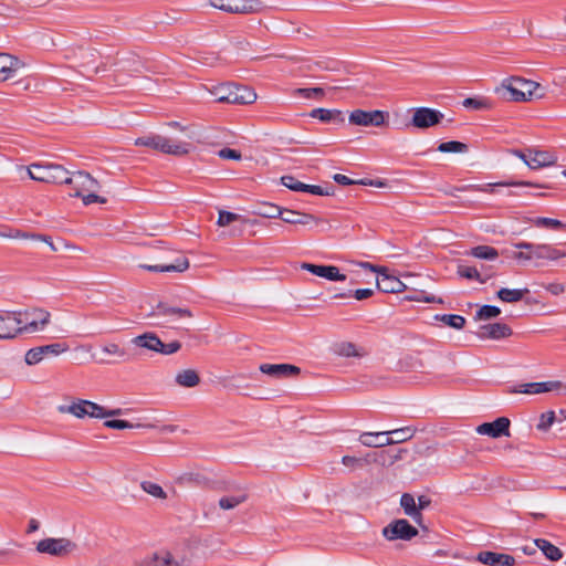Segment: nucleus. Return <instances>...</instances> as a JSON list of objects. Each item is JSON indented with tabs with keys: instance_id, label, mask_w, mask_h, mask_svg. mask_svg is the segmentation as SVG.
Listing matches in <instances>:
<instances>
[{
	"instance_id": "f257e3e1",
	"label": "nucleus",
	"mask_w": 566,
	"mask_h": 566,
	"mask_svg": "<svg viewBox=\"0 0 566 566\" xmlns=\"http://www.w3.org/2000/svg\"><path fill=\"white\" fill-rule=\"evenodd\" d=\"M495 93L504 101L509 102H531L545 97V90L537 82L518 76L505 78Z\"/></svg>"
},
{
	"instance_id": "f03ea898",
	"label": "nucleus",
	"mask_w": 566,
	"mask_h": 566,
	"mask_svg": "<svg viewBox=\"0 0 566 566\" xmlns=\"http://www.w3.org/2000/svg\"><path fill=\"white\" fill-rule=\"evenodd\" d=\"M15 313L18 332L20 334H34L43 331L51 322V313L44 308L32 307Z\"/></svg>"
},
{
	"instance_id": "7ed1b4c3",
	"label": "nucleus",
	"mask_w": 566,
	"mask_h": 566,
	"mask_svg": "<svg viewBox=\"0 0 566 566\" xmlns=\"http://www.w3.org/2000/svg\"><path fill=\"white\" fill-rule=\"evenodd\" d=\"M211 94L218 103H228L235 105L252 104L256 99V93L243 85L224 84L216 87Z\"/></svg>"
},
{
	"instance_id": "20e7f679",
	"label": "nucleus",
	"mask_w": 566,
	"mask_h": 566,
	"mask_svg": "<svg viewBox=\"0 0 566 566\" xmlns=\"http://www.w3.org/2000/svg\"><path fill=\"white\" fill-rule=\"evenodd\" d=\"M357 265L378 274L376 283L379 291L384 293H400L406 290L405 283L389 273L386 266L375 265L369 262H358Z\"/></svg>"
},
{
	"instance_id": "39448f33",
	"label": "nucleus",
	"mask_w": 566,
	"mask_h": 566,
	"mask_svg": "<svg viewBox=\"0 0 566 566\" xmlns=\"http://www.w3.org/2000/svg\"><path fill=\"white\" fill-rule=\"evenodd\" d=\"M31 179L40 182L61 185L66 179V169L56 164H32L28 167Z\"/></svg>"
},
{
	"instance_id": "423d86ee",
	"label": "nucleus",
	"mask_w": 566,
	"mask_h": 566,
	"mask_svg": "<svg viewBox=\"0 0 566 566\" xmlns=\"http://www.w3.org/2000/svg\"><path fill=\"white\" fill-rule=\"evenodd\" d=\"M56 409L59 413L72 415L76 419H84L85 417L98 419L101 405L86 399L73 398L70 405H60Z\"/></svg>"
},
{
	"instance_id": "0eeeda50",
	"label": "nucleus",
	"mask_w": 566,
	"mask_h": 566,
	"mask_svg": "<svg viewBox=\"0 0 566 566\" xmlns=\"http://www.w3.org/2000/svg\"><path fill=\"white\" fill-rule=\"evenodd\" d=\"M76 544L65 537H48L36 543L35 549L40 554H48L54 557H64L76 549Z\"/></svg>"
},
{
	"instance_id": "6e6552de",
	"label": "nucleus",
	"mask_w": 566,
	"mask_h": 566,
	"mask_svg": "<svg viewBox=\"0 0 566 566\" xmlns=\"http://www.w3.org/2000/svg\"><path fill=\"white\" fill-rule=\"evenodd\" d=\"M151 149L166 155L182 157L190 153L191 144L188 142L177 140L171 137L153 134Z\"/></svg>"
},
{
	"instance_id": "1a4fd4ad",
	"label": "nucleus",
	"mask_w": 566,
	"mask_h": 566,
	"mask_svg": "<svg viewBox=\"0 0 566 566\" xmlns=\"http://www.w3.org/2000/svg\"><path fill=\"white\" fill-rule=\"evenodd\" d=\"M151 149L166 155L182 157L190 153L191 144L188 142L177 140L171 137L153 134Z\"/></svg>"
},
{
	"instance_id": "9d476101",
	"label": "nucleus",
	"mask_w": 566,
	"mask_h": 566,
	"mask_svg": "<svg viewBox=\"0 0 566 566\" xmlns=\"http://www.w3.org/2000/svg\"><path fill=\"white\" fill-rule=\"evenodd\" d=\"M66 180L62 181L61 185L71 186L73 192H70L72 197H80L83 192L95 191L99 189V182L93 178L88 172L74 171L70 174L66 170Z\"/></svg>"
},
{
	"instance_id": "9b49d317",
	"label": "nucleus",
	"mask_w": 566,
	"mask_h": 566,
	"mask_svg": "<svg viewBox=\"0 0 566 566\" xmlns=\"http://www.w3.org/2000/svg\"><path fill=\"white\" fill-rule=\"evenodd\" d=\"M210 4L228 13L249 14L262 9L258 0H209Z\"/></svg>"
},
{
	"instance_id": "f8f14e48",
	"label": "nucleus",
	"mask_w": 566,
	"mask_h": 566,
	"mask_svg": "<svg viewBox=\"0 0 566 566\" xmlns=\"http://www.w3.org/2000/svg\"><path fill=\"white\" fill-rule=\"evenodd\" d=\"M382 536L387 541H410L418 535V530L412 526L407 520L398 518L390 522L381 531Z\"/></svg>"
},
{
	"instance_id": "ddd939ff",
	"label": "nucleus",
	"mask_w": 566,
	"mask_h": 566,
	"mask_svg": "<svg viewBox=\"0 0 566 566\" xmlns=\"http://www.w3.org/2000/svg\"><path fill=\"white\" fill-rule=\"evenodd\" d=\"M444 115L434 108L418 107L413 109L410 126L419 129H427L441 123Z\"/></svg>"
},
{
	"instance_id": "4468645a",
	"label": "nucleus",
	"mask_w": 566,
	"mask_h": 566,
	"mask_svg": "<svg viewBox=\"0 0 566 566\" xmlns=\"http://www.w3.org/2000/svg\"><path fill=\"white\" fill-rule=\"evenodd\" d=\"M388 113L382 111H364L355 109L349 114L348 120L352 125L356 126H374L381 127L386 123Z\"/></svg>"
},
{
	"instance_id": "2eb2a0df",
	"label": "nucleus",
	"mask_w": 566,
	"mask_h": 566,
	"mask_svg": "<svg viewBox=\"0 0 566 566\" xmlns=\"http://www.w3.org/2000/svg\"><path fill=\"white\" fill-rule=\"evenodd\" d=\"M512 153L522 159L533 170L551 166L555 163V157L548 151L528 148L525 151L515 149Z\"/></svg>"
},
{
	"instance_id": "dca6fc26",
	"label": "nucleus",
	"mask_w": 566,
	"mask_h": 566,
	"mask_svg": "<svg viewBox=\"0 0 566 566\" xmlns=\"http://www.w3.org/2000/svg\"><path fill=\"white\" fill-rule=\"evenodd\" d=\"M516 249H531L535 259H546L549 261H556L560 258L566 256V251L555 249L549 244H534L530 242H517L514 244Z\"/></svg>"
},
{
	"instance_id": "f3484780",
	"label": "nucleus",
	"mask_w": 566,
	"mask_h": 566,
	"mask_svg": "<svg viewBox=\"0 0 566 566\" xmlns=\"http://www.w3.org/2000/svg\"><path fill=\"white\" fill-rule=\"evenodd\" d=\"M510 419L500 417L492 422H484L476 428V432L491 438L510 437Z\"/></svg>"
},
{
	"instance_id": "a211bd4d",
	"label": "nucleus",
	"mask_w": 566,
	"mask_h": 566,
	"mask_svg": "<svg viewBox=\"0 0 566 566\" xmlns=\"http://www.w3.org/2000/svg\"><path fill=\"white\" fill-rule=\"evenodd\" d=\"M301 269L328 281L343 282L346 280V275L340 273L339 269L335 265H319L303 262Z\"/></svg>"
},
{
	"instance_id": "6ab92c4d",
	"label": "nucleus",
	"mask_w": 566,
	"mask_h": 566,
	"mask_svg": "<svg viewBox=\"0 0 566 566\" xmlns=\"http://www.w3.org/2000/svg\"><path fill=\"white\" fill-rule=\"evenodd\" d=\"M281 219L291 224H301V226H314L318 227L319 224L324 223V220L305 212L283 209L281 213Z\"/></svg>"
},
{
	"instance_id": "aec40b11",
	"label": "nucleus",
	"mask_w": 566,
	"mask_h": 566,
	"mask_svg": "<svg viewBox=\"0 0 566 566\" xmlns=\"http://www.w3.org/2000/svg\"><path fill=\"white\" fill-rule=\"evenodd\" d=\"M24 67V63L9 53H0V82L15 76L17 72Z\"/></svg>"
},
{
	"instance_id": "412c9836",
	"label": "nucleus",
	"mask_w": 566,
	"mask_h": 566,
	"mask_svg": "<svg viewBox=\"0 0 566 566\" xmlns=\"http://www.w3.org/2000/svg\"><path fill=\"white\" fill-rule=\"evenodd\" d=\"M135 566H179L168 551H158L135 560Z\"/></svg>"
},
{
	"instance_id": "4be33fe9",
	"label": "nucleus",
	"mask_w": 566,
	"mask_h": 566,
	"mask_svg": "<svg viewBox=\"0 0 566 566\" xmlns=\"http://www.w3.org/2000/svg\"><path fill=\"white\" fill-rule=\"evenodd\" d=\"M260 371L274 378H289L297 376L301 369L291 364H262Z\"/></svg>"
},
{
	"instance_id": "5701e85b",
	"label": "nucleus",
	"mask_w": 566,
	"mask_h": 566,
	"mask_svg": "<svg viewBox=\"0 0 566 566\" xmlns=\"http://www.w3.org/2000/svg\"><path fill=\"white\" fill-rule=\"evenodd\" d=\"M189 260L184 255H178L171 263L156 265L140 264L139 268L149 272H185L189 269Z\"/></svg>"
},
{
	"instance_id": "b1692460",
	"label": "nucleus",
	"mask_w": 566,
	"mask_h": 566,
	"mask_svg": "<svg viewBox=\"0 0 566 566\" xmlns=\"http://www.w3.org/2000/svg\"><path fill=\"white\" fill-rule=\"evenodd\" d=\"M476 560L489 566H514L515 558L509 554L495 553L490 551L480 552Z\"/></svg>"
},
{
	"instance_id": "393cba45",
	"label": "nucleus",
	"mask_w": 566,
	"mask_h": 566,
	"mask_svg": "<svg viewBox=\"0 0 566 566\" xmlns=\"http://www.w3.org/2000/svg\"><path fill=\"white\" fill-rule=\"evenodd\" d=\"M400 506L407 516L411 517L412 521L423 530H427V527L423 525V515L419 512L417 500L411 493H403L401 495Z\"/></svg>"
},
{
	"instance_id": "a878e982",
	"label": "nucleus",
	"mask_w": 566,
	"mask_h": 566,
	"mask_svg": "<svg viewBox=\"0 0 566 566\" xmlns=\"http://www.w3.org/2000/svg\"><path fill=\"white\" fill-rule=\"evenodd\" d=\"M480 338L501 339L512 335V329L503 323L482 325L478 332Z\"/></svg>"
},
{
	"instance_id": "bb28decb",
	"label": "nucleus",
	"mask_w": 566,
	"mask_h": 566,
	"mask_svg": "<svg viewBox=\"0 0 566 566\" xmlns=\"http://www.w3.org/2000/svg\"><path fill=\"white\" fill-rule=\"evenodd\" d=\"M19 335L14 312L0 313V339H10Z\"/></svg>"
},
{
	"instance_id": "cd10ccee",
	"label": "nucleus",
	"mask_w": 566,
	"mask_h": 566,
	"mask_svg": "<svg viewBox=\"0 0 566 566\" xmlns=\"http://www.w3.org/2000/svg\"><path fill=\"white\" fill-rule=\"evenodd\" d=\"M332 350L335 355L339 357H356L361 358L367 355V352L364 347L357 346L352 342H339L333 345Z\"/></svg>"
},
{
	"instance_id": "c85d7f7f",
	"label": "nucleus",
	"mask_w": 566,
	"mask_h": 566,
	"mask_svg": "<svg viewBox=\"0 0 566 566\" xmlns=\"http://www.w3.org/2000/svg\"><path fill=\"white\" fill-rule=\"evenodd\" d=\"M389 431L382 432H363L358 440L359 442L368 448H382L386 446H390Z\"/></svg>"
},
{
	"instance_id": "c756f323",
	"label": "nucleus",
	"mask_w": 566,
	"mask_h": 566,
	"mask_svg": "<svg viewBox=\"0 0 566 566\" xmlns=\"http://www.w3.org/2000/svg\"><path fill=\"white\" fill-rule=\"evenodd\" d=\"M132 343L138 347L156 353L159 352V347L161 346V340L155 333L138 335L132 339Z\"/></svg>"
},
{
	"instance_id": "7c9ffc66",
	"label": "nucleus",
	"mask_w": 566,
	"mask_h": 566,
	"mask_svg": "<svg viewBox=\"0 0 566 566\" xmlns=\"http://www.w3.org/2000/svg\"><path fill=\"white\" fill-rule=\"evenodd\" d=\"M310 116L324 123L344 122L343 113L338 109L314 108L311 111Z\"/></svg>"
},
{
	"instance_id": "2f4dec72",
	"label": "nucleus",
	"mask_w": 566,
	"mask_h": 566,
	"mask_svg": "<svg viewBox=\"0 0 566 566\" xmlns=\"http://www.w3.org/2000/svg\"><path fill=\"white\" fill-rule=\"evenodd\" d=\"M535 546H537L549 560L557 562L563 558V552L547 539H535Z\"/></svg>"
},
{
	"instance_id": "473e14b6",
	"label": "nucleus",
	"mask_w": 566,
	"mask_h": 566,
	"mask_svg": "<svg viewBox=\"0 0 566 566\" xmlns=\"http://www.w3.org/2000/svg\"><path fill=\"white\" fill-rule=\"evenodd\" d=\"M175 380L181 387L192 388L199 385L200 377L195 369H184L177 373Z\"/></svg>"
},
{
	"instance_id": "72a5a7b5",
	"label": "nucleus",
	"mask_w": 566,
	"mask_h": 566,
	"mask_svg": "<svg viewBox=\"0 0 566 566\" xmlns=\"http://www.w3.org/2000/svg\"><path fill=\"white\" fill-rule=\"evenodd\" d=\"M515 186H533V184L527 182V181H501V182L485 184L482 186H470L469 188H472L473 190H476V191L494 193L496 191V189L500 187H515ZM534 187H539V186L534 185Z\"/></svg>"
},
{
	"instance_id": "f704fd0d",
	"label": "nucleus",
	"mask_w": 566,
	"mask_h": 566,
	"mask_svg": "<svg viewBox=\"0 0 566 566\" xmlns=\"http://www.w3.org/2000/svg\"><path fill=\"white\" fill-rule=\"evenodd\" d=\"M0 237L11 238V239H32V240L44 241L45 243L49 244V247L51 248L52 251H56V248L54 247L53 242L51 241V238L42 235V234L27 233V232H22L20 230H14V231L11 230L8 233L0 232Z\"/></svg>"
},
{
	"instance_id": "c9c22d12",
	"label": "nucleus",
	"mask_w": 566,
	"mask_h": 566,
	"mask_svg": "<svg viewBox=\"0 0 566 566\" xmlns=\"http://www.w3.org/2000/svg\"><path fill=\"white\" fill-rule=\"evenodd\" d=\"M465 254L490 261L495 260L499 256L497 250L490 245H476L467 251Z\"/></svg>"
},
{
	"instance_id": "e433bc0d",
	"label": "nucleus",
	"mask_w": 566,
	"mask_h": 566,
	"mask_svg": "<svg viewBox=\"0 0 566 566\" xmlns=\"http://www.w3.org/2000/svg\"><path fill=\"white\" fill-rule=\"evenodd\" d=\"M247 499H248L247 493L241 491L234 495L222 496L219 500V506L221 510H224V511L233 510L237 506H239L240 504L244 503L247 501Z\"/></svg>"
},
{
	"instance_id": "4c0bfd02",
	"label": "nucleus",
	"mask_w": 566,
	"mask_h": 566,
	"mask_svg": "<svg viewBox=\"0 0 566 566\" xmlns=\"http://www.w3.org/2000/svg\"><path fill=\"white\" fill-rule=\"evenodd\" d=\"M526 293H528V289L511 290L503 287L497 291L496 295L503 302L516 303L520 302Z\"/></svg>"
},
{
	"instance_id": "58836bf2",
	"label": "nucleus",
	"mask_w": 566,
	"mask_h": 566,
	"mask_svg": "<svg viewBox=\"0 0 566 566\" xmlns=\"http://www.w3.org/2000/svg\"><path fill=\"white\" fill-rule=\"evenodd\" d=\"M388 431H389V433H388L389 441H391L390 446L395 444V443H402L405 441H408L416 433V429H413L411 427H405V428L388 430Z\"/></svg>"
},
{
	"instance_id": "ea45409f",
	"label": "nucleus",
	"mask_w": 566,
	"mask_h": 566,
	"mask_svg": "<svg viewBox=\"0 0 566 566\" xmlns=\"http://www.w3.org/2000/svg\"><path fill=\"white\" fill-rule=\"evenodd\" d=\"M157 314L171 316L177 319L192 317V313L188 308L170 307L164 304L157 306Z\"/></svg>"
},
{
	"instance_id": "a19ab883",
	"label": "nucleus",
	"mask_w": 566,
	"mask_h": 566,
	"mask_svg": "<svg viewBox=\"0 0 566 566\" xmlns=\"http://www.w3.org/2000/svg\"><path fill=\"white\" fill-rule=\"evenodd\" d=\"M457 272L461 277L475 280L480 283H485L491 277V275L482 276L479 270L474 266L459 265Z\"/></svg>"
},
{
	"instance_id": "79ce46f5",
	"label": "nucleus",
	"mask_w": 566,
	"mask_h": 566,
	"mask_svg": "<svg viewBox=\"0 0 566 566\" xmlns=\"http://www.w3.org/2000/svg\"><path fill=\"white\" fill-rule=\"evenodd\" d=\"M465 108L474 111H485L492 108V103L485 97H468L462 102Z\"/></svg>"
},
{
	"instance_id": "37998d69",
	"label": "nucleus",
	"mask_w": 566,
	"mask_h": 566,
	"mask_svg": "<svg viewBox=\"0 0 566 566\" xmlns=\"http://www.w3.org/2000/svg\"><path fill=\"white\" fill-rule=\"evenodd\" d=\"M468 149H469V147L467 144H464L462 142H458V140L443 142V143H440L438 146V150L440 153L463 154V153H467Z\"/></svg>"
},
{
	"instance_id": "c03bdc74",
	"label": "nucleus",
	"mask_w": 566,
	"mask_h": 566,
	"mask_svg": "<svg viewBox=\"0 0 566 566\" xmlns=\"http://www.w3.org/2000/svg\"><path fill=\"white\" fill-rule=\"evenodd\" d=\"M140 488L144 492H146L147 494L156 497V499H159V500H166L167 499V493L164 491V489L153 482V481H143L140 483Z\"/></svg>"
},
{
	"instance_id": "a18cd8bd",
	"label": "nucleus",
	"mask_w": 566,
	"mask_h": 566,
	"mask_svg": "<svg viewBox=\"0 0 566 566\" xmlns=\"http://www.w3.org/2000/svg\"><path fill=\"white\" fill-rule=\"evenodd\" d=\"M436 318L455 329H461L465 325V318L461 315L442 314V315H436Z\"/></svg>"
},
{
	"instance_id": "49530a36",
	"label": "nucleus",
	"mask_w": 566,
	"mask_h": 566,
	"mask_svg": "<svg viewBox=\"0 0 566 566\" xmlns=\"http://www.w3.org/2000/svg\"><path fill=\"white\" fill-rule=\"evenodd\" d=\"M104 426L109 429L124 430V429H133V428H151V424H142V423H132L126 420L112 419L106 420Z\"/></svg>"
},
{
	"instance_id": "de8ad7c7",
	"label": "nucleus",
	"mask_w": 566,
	"mask_h": 566,
	"mask_svg": "<svg viewBox=\"0 0 566 566\" xmlns=\"http://www.w3.org/2000/svg\"><path fill=\"white\" fill-rule=\"evenodd\" d=\"M534 226L538 228H547L553 230H565L566 224L557 219L538 217L533 220Z\"/></svg>"
},
{
	"instance_id": "09e8293b",
	"label": "nucleus",
	"mask_w": 566,
	"mask_h": 566,
	"mask_svg": "<svg viewBox=\"0 0 566 566\" xmlns=\"http://www.w3.org/2000/svg\"><path fill=\"white\" fill-rule=\"evenodd\" d=\"M501 314V310L494 305H483L476 312V319L486 321L494 317H497Z\"/></svg>"
},
{
	"instance_id": "8fccbe9b",
	"label": "nucleus",
	"mask_w": 566,
	"mask_h": 566,
	"mask_svg": "<svg viewBox=\"0 0 566 566\" xmlns=\"http://www.w3.org/2000/svg\"><path fill=\"white\" fill-rule=\"evenodd\" d=\"M294 95H300L304 98L322 99L325 96V91L322 87L296 88Z\"/></svg>"
},
{
	"instance_id": "3c124183",
	"label": "nucleus",
	"mask_w": 566,
	"mask_h": 566,
	"mask_svg": "<svg viewBox=\"0 0 566 566\" xmlns=\"http://www.w3.org/2000/svg\"><path fill=\"white\" fill-rule=\"evenodd\" d=\"M281 182L283 186L293 191H303L305 192L308 185L301 182L294 176H283L281 178Z\"/></svg>"
},
{
	"instance_id": "603ef678",
	"label": "nucleus",
	"mask_w": 566,
	"mask_h": 566,
	"mask_svg": "<svg viewBox=\"0 0 566 566\" xmlns=\"http://www.w3.org/2000/svg\"><path fill=\"white\" fill-rule=\"evenodd\" d=\"M371 461L381 467L394 465L390 457V450H381L371 454Z\"/></svg>"
},
{
	"instance_id": "864d4df0",
	"label": "nucleus",
	"mask_w": 566,
	"mask_h": 566,
	"mask_svg": "<svg viewBox=\"0 0 566 566\" xmlns=\"http://www.w3.org/2000/svg\"><path fill=\"white\" fill-rule=\"evenodd\" d=\"M101 350L105 355L116 356L119 358H124L126 356V350L116 343H106L102 346Z\"/></svg>"
},
{
	"instance_id": "5fc2aeb1",
	"label": "nucleus",
	"mask_w": 566,
	"mask_h": 566,
	"mask_svg": "<svg viewBox=\"0 0 566 566\" xmlns=\"http://www.w3.org/2000/svg\"><path fill=\"white\" fill-rule=\"evenodd\" d=\"M342 463L347 467L350 471L363 468L366 463V459L353 457V455H344L342 458Z\"/></svg>"
},
{
	"instance_id": "6e6d98bb",
	"label": "nucleus",
	"mask_w": 566,
	"mask_h": 566,
	"mask_svg": "<svg viewBox=\"0 0 566 566\" xmlns=\"http://www.w3.org/2000/svg\"><path fill=\"white\" fill-rule=\"evenodd\" d=\"M282 210V208L275 205H264L258 213L264 218H281Z\"/></svg>"
},
{
	"instance_id": "4d7b16f0",
	"label": "nucleus",
	"mask_w": 566,
	"mask_h": 566,
	"mask_svg": "<svg viewBox=\"0 0 566 566\" xmlns=\"http://www.w3.org/2000/svg\"><path fill=\"white\" fill-rule=\"evenodd\" d=\"M43 353L40 347H34L25 353L24 360L28 365L39 364L43 359Z\"/></svg>"
},
{
	"instance_id": "13d9d810",
	"label": "nucleus",
	"mask_w": 566,
	"mask_h": 566,
	"mask_svg": "<svg viewBox=\"0 0 566 566\" xmlns=\"http://www.w3.org/2000/svg\"><path fill=\"white\" fill-rule=\"evenodd\" d=\"M520 251H514L510 254V256L520 263L528 262L535 259V254H533V250L531 249H518Z\"/></svg>"
},
{
	"instance_id": "bf43d9fd",
	"label": "nucleus",
	"mask_w": 566,
	"mask_h": 566,
	"mask_svg": "<svg viewBox=\"0 0 566 566\" xmlns=\"http://www.w3.org/2000/svg\"><path fill=\"white\" fill-rule=\"evenodd\" d=\"M240 219V216L233 212L229 211H220L219 218H218V226L226 227L229 226L231 222L237 221Z\"/></svg>"
},
{
	"instance_id": "052dcab7",
	"label": "nucleus",
	"mask_w": 566,
	"mask_h": 566,
	"mask_svg": "<svg viewBox=\"0 0 566 566\" xmlns=\"http://www.w3.org/2000/svg\"><path fill=\"white\" fill-rule=\"evenodd\" d=\"M181 348V344L178 340H174L169 344H165L161 342V346L159 347V352L163 355H171L177 353Z\"/></svg>"
},
{
	"instance_id": "680f3d73",
	"label": "nucleus",
	"mask_w": 566,
	"mask_h": 566,
	"mask_svg": "<svg viewBox=\"0 0 566 566\" xmlns=\"http://www.w3.org/2000/svg\"><path fill=\"white\" fill-rule=\"evenodd\" d=\"M78 198H82V201L85 206H88L94 202L106 203V201H107L106 198L101 197V196L94 193L93 191H88L87 195H84V192H83L82 196H80Z\"/></svg>"
},
{
	"instance_id": "e2e57ef3",
	"label": "nucleus",
	"mask_w": 566,
	"mask_h": 566,
	"mask_svg": "<svg viewBox=\"0 0 566 566\" xmlns=\"http://www.w3.org/2000/svg\"><path fill=\"white\" fill-rule=\"evenodd\" d=\"M40 348L42 349L43 356H45V355H59V354H61V353L66 350V347H63L59 343L40 346Z\"/></svg>"
},
{
	"instance_id": "0e129e2a",
	"label": "nucleus",
	"mask_w": 566,
	"mask_h": 566,
	"mask_svg": "<svg viewBox=\"0 0 566 566\" xmlns=\"http://www.w3.org/2000/svg\"><path fill=\"white\" fill-rule=\"evenodd\" d=\"M542 286L554 296H558V295L563 294L566 290L565 285L563 283H558V282L543 284Z\"/></svg>"
},
{
	"instance_id": "69168bd1",
	"label": "nucleus",
	"mask_w": 566,
	"mask_h": 566,
	"mask_svg": "<svg viewBox=\"0 0 566 566\" xmlns=\"http://www.w3.org/2000/svg\"><path fill=\"white\" fill-rule=\"evenodd\" d=\"M554 419H555L554 411H548L546 413H543L537 428L541 430H546L548 427L552 426V423L554 422Z\"/></svg>"
},
{
	"instance_id": "338daca9",
	"label": "nucleus",
	"mask_w": 566,
	"mask_h": 566,
	"mask_svg": "<svg viewBox=\"0 0 566 566\" xmlns=\"http://www.w3.org/2000/svg\"><path fill=\"white\" fill-rule=\"evenodd\" d=\"M218 155L222 159H233V160L241 159V153L235 149H232V148H223V149L219 150Z\"/></svg>"
},
{
	"instance_id": "774afa93",
	"label": "nucleus",
	"mask_w": 566,
	"mask_h": 566,
	"mask_svg": "<svg viewBox=\"0 0 566 566\" xmlns=\"http://www.w3.org/2000/svg\"><path fill=\"white\" fill-rule=\"evenodd\" d=\"M305 192H310V193L316 195V196L333 195V191H329L328 189H324L321 186H316V185H308V188H306Z\"/></svg>"
}]
</instances>
